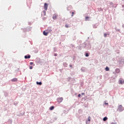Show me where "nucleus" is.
I'll list each match as a JSON object with an SVG mask.
<instances>
[{
  "label": "nucleus",
  "instance_id": "1",
  "mask_svg": "<svg viewBox=\"0 0 124 124\" xmlns=\"http://www.w3.org/2000/svg\"><path fill=\"white\" fill-rule=\"evenodd\" d=\"M124 108L123 107V105H119L118 107V108H117V111H118L119 112H123V111H124Z\"/></svg>",
  "mask_w": 124,
  "mask_h": 124
},
{
  "label": "nucleus",
  "instance_id": "2",
  "mask_svg": "<svg viewBox=\"0 0 124 124\" xmlns=\"http://www.w3.org/2000/svg\"><path fill=\"white\" fill-rule=\"evenodd\" d=\"M44 8L45 10H46V11H47V9H48V4H47L46 3H45L44 4Z\"/></svg>",
  "mask_w": 124,
  "mask_h": 124
},
{
  "label": "nucleus",
  "instance_id": "3",
  "mask_svg": "<svg viewBox=\"0 0 124 124\" xmlns=\"http://www.w3.org/2000/svg\"><path fill=\"white\" fill-rule=\"evenodd\" d=\"M52 18H53V20H56V19H57L58 18V14H54L52 16Z\"/></svg>",
  "mask_w": 124,
  "mask_h": 124
},
{
  "label": "nucleus",
  "instance_id": "4",
  "mask_svg": "<svg viewBox=\"0 0 124 124\" xmlns=\"http://www.w3.org/2000/svg\"><path fill=\"white\" fill-rule=\"evenodd\" d=\"M57 100L59 103H61V102H62V100H63V98L62 97L58 98Z\"/></svg>",
  "mask_w": 124,
  "mask_h": 124
},
{
  "label": "nucleus",
  "instance_id": "5",
  "mask_svg": "<svg viewBox=\"0 0 124 124\" xmlns=\"http://www.w3.org/2000/svg\"><path fill=\"white\" fill-rule=\"evenodd\" d=\"M43 34H44V35L47 36V35H48V34H49V32L47 31H43Z\"/></svg>",
  "mask_w": 124,
  "mask_h": 124
},
{
  "label": "nucleus",
  "instance_id": "6",
  "mask_svg": "<svg viewBox=\"0 0 124 124\" xmlns=\"http://www.w3.org/2000/svg\"><path fill=\"white\" fill-rule=\"evenodd\" d=\"M119 84L123 85V84H124V79H120L119 80Z\"/></svg>",
  "mask_w": 124,
  "mask_h": 124
},
{
  "label": "nucleus",
  "instance_id": "7",
  "mask_svg": "<svg viewBox=\"0 0 124 124\" xmlns=\"http://www.w3.org/2000/svg\"><path fill=\"white\" fill-rule=\"evenodd\" d=\"M12 82H17V81H18V79H17V78H13L12 80H11Z\"/></svg>",
  "mask_w": 124,
  "mask_h": 124
},
{
  "label": "nucleus",
  "instance_id": "8",
  "mask_svg": "<svg viewBox=\"0 0 124 124\" xmlns=\"http://www.w3.org/2000/svg\"><path fill=\"white\" fill-rule=\"evenodd\" d=\"M25 59H31V55H26L24 57Z\"/></svg>",
  "mask_w": 124,
  "mask_h": 124
},
{
  "label": "nucleus",
  "instance_id": "9",
  "mask_svg": "<svg viewBox=\"0 0 124 124\" xmlns=\"http://www.w3.org/2000/svg\"><path fill=\"white\" fill-rule=\"evenodd\" d=\"M120 69L117 68L115 69V72L116 73H120Z\"/></svg>",
  "mask_w": 124,
  "mask_h": 124
},
{
  "label": "nucleus",
  "instance_id": "10",
  "mask_svg": "<svg viewBox=\"0 0 124 124\" xmlns=\"http://www.w3.org/2000/svg\"><path fill=\"white\" fill-rule=\"evenodd\" d=\"M36 84L37 85H40V86H41V85H42V82H39L38 81H37Z\"/></svg>",
  "mask_w": 124,
  "mask_h": 124
},
{
  "label": "nucleus",
  "instance_id": "11",
  "mask_svg": "<svg viewBox=\"0 0 124 124\" xmlns=\"http://www.w3.org/2000/svg\"><path fill=\"white\" fill-rule=\"evenodd\" d=\"M54 108H55V107H54V106H51V107L49 108V110H54Z\"/></svg>",
  "mask_w": 124,
  "mask_h": 124
},
{
  "label": "nucleus",
  "instance_id": "12",
  "mask_svg": "<svg viewBox=\"0 0 124 124\" xmlns=\"http://www.w3.org/2000/svg\"><path fill=\"white\" fill-rule=\"evenodd\" d=\"M107 120H108V118H107V117H105L103 118L104 122L107 121Z\"/></svg>",
  "mask_w": 124,
  "mask_h": 124
},
{
  "label": "nucleus",
  "instance_id": "13",
  "mask_svg": "<svg viewBox=\"0 0 124 124\" xmlns=\"http://www.w3.org/2000/svg\"><path fill=\"white\" fill-rule=\"evenodd\" d=\"M87 121L89 122V123H91V116L88 117V120Z\"/></svg>",
  "mask_w": 124,
  "mask_h": 124
},
{
  "label": "nucleus",
  "instance_id": "14",
  "mask_svg": "<svg viewBox=\"0 0 124 124\" xmlns=\"http://www.w3.org/2000/svg\"><path fill=\"white\" fill-rule=\"evenodd\" d=\"M90 17L89 16H86L85 17V21H88Z\"/></svg>",
  "mask_w": 124,
  "mask_h": 124
},
{
  "label": "nucleus",
  "instance_id": "15",
  "mask_svg": "<svg viewBox=\"0 0 124 124\" xmlns=\"http://www.w3.org/2000/svg\"><path fill=\"white\" fill-rule=\"evenodd\" d=\"M105 69L106 71H109V67H106Z\"/></svg>",
  "mask_w": 124,
  "mask_h": 124
},
{
  "label": "nucleus",
  "instance_id": "16",
  "mask_svg": "<svg viewBox=\"0 0 124 124\" xmlns=\"http://www.w3.org/2000/svg\"><path fill=\"white\" fill-rule=\"evenodd\" d=\"M65 27L66 28H69V26L68 25V24H66V25H65Z\"/></svg>",
  "mask_w": 124,
  "mask_h": 124
},
{
  "label": "nucleus",
  "instance_id": "17",
  "mask_svg": "<svg viewBox=\"0 0 124 124\" xmlns=\"http://www.w3.org/2000/svg\"><path fill=\"white\" fill-rule=\"evenodd\" d=\"M104 37H106L107 36V34L105 33V34H104Z\"/></svg>",
  "mask_w": 124,
  "mask_h": 124
},
{
  "label": "nucleus",
  "instance_id": "18",
  "mask_svg": "<svg viewBox=\"0 0 124 124\" xmlns=\"http://www.w3.org/2000/svg\"><path fill=\"white\" fill-rule=\"evenodd\" d=\"M85 56H86V57H89V54L86 53V54H85Z\"/></svg>",
  "mask_w": 124,
  "mask_h": 124
},
{
  "label": "nucleus",
  "instance_id": "19",
  "mask_svg": "<svg viewBox=\"0 0 124 124\" xmlns=\"http://www.w3.org/2000/svg\"><path fill=\"white\" fill-rule=\"evenodd\" d=\"M78 97H81V94H78Z\"/></svg>",
  "mask_w": 124,
  "mask_h": 124
},
{
  "label": "nucleus",
  "instance_id": "20",
  "mask_svg": "<svg viewBox=\"0 0 124 124\" xmlns=\"http://www.w3.org/2000/svg\"><path fill=\"white\" fill-rule=\"evenodd\" d=\"M90 123L91 122H89L88 120L86 121V124H90Z\"/></svg>",
  "mask_w": 124,
  "mask_h": 124
},
{
  "label": "nucleus",
  "instance_id": "21",
  "mask_svg": "<svg viewBox=\"0 0 124 124\" xmlns=\"http://www.w3.org/2000/svg\"><path fill=\"white\" fill-rule=\"evenodd\" d=\"M54 56L55 57H57V56H58V54L55 53Z\"/></svg>",
  "mask_w": 124,
  "mask_h": 124
},
{
  "label": "nucleus",
  "instance_id": "22",
  "mask_svg": "<svg viewBox=\"0 0 124 124\" xmlns=\"http://www.w3.org/2000/svg\"><path fill=\"white\" fill-rule=\"evenodd\" d=\"M30 64H31V65H32V64H33V62H30Z\"/></svg>",
  "mask_w": 124,
  "mask_h": 124
},
{
  "label": "nucleus",
  "instance_id": "23",
  "mask_svg": "<svg viewBox=\"0 0 124 124\" xmlns=\"http://www.w3.org/2000/svg\"><path fill=\"white\" fill-rule=\"evenodd\" d=\"M72 17H73V14H74V12H73L72 13Z\"/></svg>",
  "mask_w": 124,
  "mask_h": 124
},
{
  "label": "nucleus",
  "instance_id": "24",
  "mask_svg": "<svg viewBox=\"0 0 124 124\" xmlns=\"http://www.w3.org/2000/svg\"><path fill=\"white\" fill-rule=\"evenodd\" d=\"M48 32H50V31H52V30H48Z\"/></svg>",
  "mask_w": 124,
  "mask_h": 124
},
{
  "label": "nucleus",
  "instance_id": "25",
  "mask_svg": "<svg viewBox=\"0 0 124 124\" xmlns=\"http://www.w3.org/2000/svg\"><path fill=\"white\" fill-rule=\"evenodd\" d=\"M30 69H32V66H30Z\"/></svg>",
  "mask_w": 124,
  "mask_h": 124
},
{
  "label": "nucleus",
  "instance_id": "26",
  "mask_svg": "<svg viewBox=\"0 0 124 124\" xmlns=\"http://www.w3.org/2000/svg\"><path fill=\"white\" fill-rule=\"evenodd\" d=\"M105 105H108V103H105Z\"/></svg>",
  "mask_w": 124,
  "mask_h": 124
},
{
  "label": "nucleus",
  "instance_id": "27",
  "mask_svg": "<svg viewBox=\"0 0 124 124\" xmlns=\"http://www.w3.org/2000/svg\"><path fill=\"white\" fill-rule=\"evenodd\" d=\"M82 94H84V93H82Z\"/></svg>",
  "mask_w": 124,
  "mask_h": 124
}]
</instances>
